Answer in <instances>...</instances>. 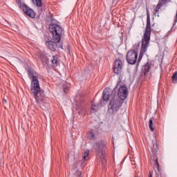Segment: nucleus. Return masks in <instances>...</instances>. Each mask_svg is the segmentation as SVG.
I'll list each match as a JSON object with an SVG mask.
<instances>
[{
    "label": "nucleus",
    "instance_id": "nucleus-6",
    "mask_svg": "<svg viewBox=\"0 0 177 177\" xmlns=\"http://www.w3.org/2000/svg\"><path fill=\"white\" fill-rule=\"evenodd\" d=\"M94 149L97 154L101 155V158H104V154L107 150V142L106 140H100L94 144Z\"/></svg>",
    "mask_w": 177,
    "mask_h": 177
},
{
    "label": "nucleus",
    "instance_id": "nucleus-1",
    "mask_svg": "<svg viewBox=\"0 0 177 177\" xmlns=\"http://www.w3.org/2000/svg\"><path fill=\"white\" fill-rule=\"evenodd\" d=\"M28 74L31 80L30 91L36 100L37 104H42L45 102V91L39 86L38 73L34 69L29 68Z\"/></svg>",
    "mask_w": 177,
    "mask_h": 177
},
{
    "label": "nucleus",
    "instance_id": "nucleus-21",
    "mask_svg": "<svg viewBox=\"0 0 177 177\" xmlns=\"http://www.w3.org/2000/svg\"><path fill=\"white\" fill-rule=\"evenodd\" d=\"M63 89H64V93H67L68 92V91L70 90V87H68L66 85H64L63 86Z\"/></svg>",
    "mask_w": 177,
    "mask_h": 177
},
{
    "label": "nucleus",
    "instance_id": "nucleus-15",
    "mask_svg": "<svg viewBox=\"0 0 177 177\" xmlns=\"http://www.w3.org/2000/svg\"><path fill=\"white\" fill-rule=\"evenodd\" d=\"M87 136L89 138V139H91V140H93V139H95V133L90 131L88 133Z\"/></svg>",
    "mask_w": 177,
    "mask_h": 177
},
{
    "label": "nucleus",
    "instance_id": "nucleus-12",
    "mask_svg": "<svg viewBox=\"0 0 177 177\" xmlns=\"http://www.w3.org/2000/svg\"><path fill=\"white\" fill-rule=\"evenodd\" d=\"M51 64L53 67H57L58 66H60V62H59V58L57 57V55H53L51 59Z\"/></svg>",
    "mask_w": 177,
    "mask_h": 177
},
{
    "label": "nucleus",
    "instance_id": "nucleus-5",
    "mask_svg": "<svg viewBox=\"0 0 177 177\" xmlns=\"http://www.w3.org/2000/svg\"><path fill=\"white\" fill-rule=\"evenodd\" d=\"M121 82H118L115 88L116 95L120 100L124 102L128 97V88L125 84H120Z\"/></svg>",
    "mask_w": 177,
    "mask_h": 177
},
{
    "label": "nucleus",
    "instance_id": "nucleus-2",
    "mask_svg": "<svg viewBox=\"0 0 177 177\" xmlns=\"http://www.w3.org/2000/svg\"><path fill=\"white\" fill-rule=\"evenodd\" d=\"M115 89H117V87H115L113 91L110 88H106L102 94V99L104 102H108L111 97L108 106V112L110 114H115L121 109V106L124 103V101L118 98Z\"/></svg>",
    "mask_w": 177,
    "mask_h": 177
},
{
    "label": "nucleus",
    "instance_id": "nucleus-18",
    "mask_svg": "<svg viewBox=\"0 0 177 177\" xmlns=\"http://www.w3.org/2000/svg\"><path fill=\"white\" fill-rule=\"evenodd\" d=\"M172 82L174 84H176L177 82V72H175L172 75Z\"/></svg>",
    "mask_w": 177,
    "mask_h": 177
},
{
    "label": "nucleus",
    "instance_id": "nucleus-8",
    "mask_svg": "<svg viewBox=\"0 0 177 177\" xmlns=\"http://www.w3.org/2000/svg\"><path fill=\"white\" fill-rule=\"evenodd\" d=\"M46 46L50 49L52 52H56L57 49H63V43L55 41H46Z\"/></svg>",
    "mask_w": 177,
    "mask_h": 177
},
{
    "label": "nucleus",
    "instance_id": "nucleus-11",
    "mask_svg": "<svg viewBox=\"0 0 177 177\" xmlns=\"http://www.w3.org/2000/svg\"><path fill=\"white\" fill-rule=\"evenodd\" d=\"M150 68H151V66L150 65V62H147L146 64L142 66L141 69V75H146L149 71H150Z\"/></svg>",
    "mask_w": 177,
    "mask_h": 177
},
{
    "label": "nucleus",
    "instance_id": "nucleus-26",
    "mask_svg": "<svg viewBox=\"0 0 177 177\" xmlns=\"http://www.w3.org/2000/svg\"><path fill=\"white\" fill-rule=\"evenodd\" d=\"M167 1H169V0H165V2H167Z\"/></svg>",
    "mask_w": 177,
    "mask_h": 177
},
{
    "label": "nucleus",
    "instance_id": "nucleus-4",
    "mask_svg": "<svg viewBox=\"0 0 177 177\" xmlns=\"http://www.w3.org/2000/svg\"><path fill=\"white\" fill-rule=\"evenodd\" d=\"M49 30L52 34L53 41L60 42L63 36V28L57 24H51L49 26Z\"/></svg>",
    "mask_w": 177,
    "mask_h": 177
},
{
    "label": "nucleus",
    "instance_id": "nucleus-7",
    "mask_svg": "<svg viewBox=\"0 0 177 177\" xmlns=\"http://www.w3.org/2000/svg\"><path fill=\"white\" fill-rule=\"evenodd\" d=\"M18 6L19 9L23 10L25 15H27V16L30 17L31 19H34L35 18V16H37V12H35L34 10L28 7L26 4L21 3L20 1H18Z\"/></svg>",
    "mask_w": 177,
    "mask_h": 177
},
{
    "label": "nucleus",
    "instance_id": "nucleus-25",
    "mask_svg": "<svg viewBox=\"0 0 177 177\" xmlns=\"http://www.w3.org/2000/svg\"><path fill=\"white\" fill-rule=\"evenodd\" d=\"M149 177H153V175L151 174Z\"/></svg>",
    "mask_w": 177,
    "mask_h": 177
},
{
    "label": "nucleus",
    "instance_id": "nucleus-17",
    "mask_svg": "<svg viewBox=\"0 0 177 177\" xmlns=\"http://www.w3.org/2000/svg\"><path fill=\"white\" fill-rule=\"evenodd\" d=\"M99 106L97 104H93L91 106V110L93 111V113H96L97 111V109H98Z\"/></svg>",
    "mask_w": 177,
    "mask_h": 177
},
{
    "label": "nucleus",
    "instance_id": "nucleus-3",
    "mask_svg": "<svg viewBox=\"0 0 177 177\" xmlns=\"http://www.w3.org/2000/svg\"><path fill=\"white\" fill-rule=\"evenodd\" d=\"M151 35V25L150 23V15H149V13H147V26H146V29L142 39V46L140 49V53L138 57V61H140V59L143 57V55H145L147 52V48L150 45Z\"/></svg>",
    "mask_w": 177,
    "mask_h": 177
},
{
    "label": "nucleus",
    "instance_id": "nucleus-13",
    "mask_svg": "<svg viewBox=\"0 0 177 177\" xmlns=\"http://www.w3.org/2000/svg\"><path fill=\"white\" fill-rule=\"evenodd\" d=\"M82 158L84 161H88L89 160V151H86L83 153Z\"/></svg>",
    "mask_w": 177,
    "mask_h": 177
},
{
    "label": "nucleus",
    "instance_id": "nucleus-14",
    "mask_svg": "<svg viewBox=\"0 0 177 177\" xmlns=\"http://www.w3.org/2000/svg\"><path fill=\"white\" fill-rule=\"evenodd\" d=\"M76 106L78 109H80V110H82V109L84 107V100H81L80 102H76Z\"/></svg>",
    "mask_w": 177,
    "mask_h": 177
},
{
    "label": "nucleus",
    "instance_id": "nucleus-16",
    "mask_svg": "<svg viewBox=\"0 0 177 177\" xmlns=\"http://www.w3.org/2000/svg\"><path fill=\"white\" fill-rule=\"evenodd\" d=\"M37 8H42V0H35Z\"/></svg>",
    "mask_w": 177,
    "mask_h": 177
},
{
    "label": "nucleus",
    "instance_id": "nucleus-23",
    "mask_svg": "<svg viewBox=\"0 0 177 177\" xmlns=\"http://www.w3.org/2000/svg\"><path fill=\"white\" fill-rule=\"evenodd\" d=\"M156 165L158 167V170L160 171V164L158 163V159H156Z\"/></svg>",
    "mask_w": 177,
    "mask_h": 177
},
{
    "label": "nucleus",
    "instance_id": "nucleus-20",
    "mask_svg": "<svg viewBox=\"0 0 177 177\" xmlns=\"http://www.w3.org/2000/svg\"><path fill=\"white\" fill-rule=\"evenodd\" d=\"M149 129L151 132H154V128L153 127V119L149 120Z\"/></svg>",
    "mask_w": 177,
    "mask_h": 177
},
{
    "label": "nucleus",
    "instance_id": "nucleus-9",
    "mask_svg": "<svg viewBox=\"0 0 177 177\" xmlns=\"http://www.w3.org/2000/svg\"><path fill=\"white\" fill-rule=\"evenodd\" d=\"M126 60L129 64H135L136 60H138V52H136V50L128 51Z\"/></svg>",
    "mask_w": 177,
    "mask_h": 177
},
{
    "label": "nucleus",
    "instance_id": "nucleus-22",
    "mask_svg": "<svg viewBox=\"0 0 177 177\" xmlns=\"http://www.w3.org/2000/svg\"><path fill=\"white\" fill-rule=\"evenodd\" d=\"M161 3H158L156 9H155V12L157 13V12H158V10H160V8H161Z\"/></svg>",
    "mask_w": 177,
    "mask_h": 177
},
{
    "label": "nucleus",
    "instance_id": "nucleus-24",
    "mask_svg": "<svg viewBox=\"0 0 177 177\" xmlns=\"http://www.w3.org/2000/svg\"><path fill=\"white\" fill-rule=\"evenodd\" d=\"M120 41H122V33H121V36L120 37Z\"/></svg>",
    "mask_w": 177,
    "mask_h": 177
},
{
    "label": "nucleus",
    "instance_id": "nucleus-19",
    "mask_svg": "<svg viewBox=\"0 0 177 177\" xmlns=\"http://www.w3.org/2000/svg\"><path fill=\"white\" fill-rule=\"evenodd\" d=\"M133 48L134 49L133 50H136H136L140 48V42L136 43Z\"/></svg>",
    "mask_w": 177,
    "mask_h": 177
},
{
    "label": "nucleus",
    "instance_id": "nucleus-10",
    "mask_svg": "<svg viewBox=\"0 0 177 177\" xmlns=\"http://www.w3.org/2000/svg\"><path fill=\"white\" fill-rule=\"evenodd\" d=\"M122 67H124V64L121 59H116L113 64V73L117 74V75L122 73Z\"/></svg>",
    "mask_w": 177,
    "mask_h": 177
}]
</instances>
